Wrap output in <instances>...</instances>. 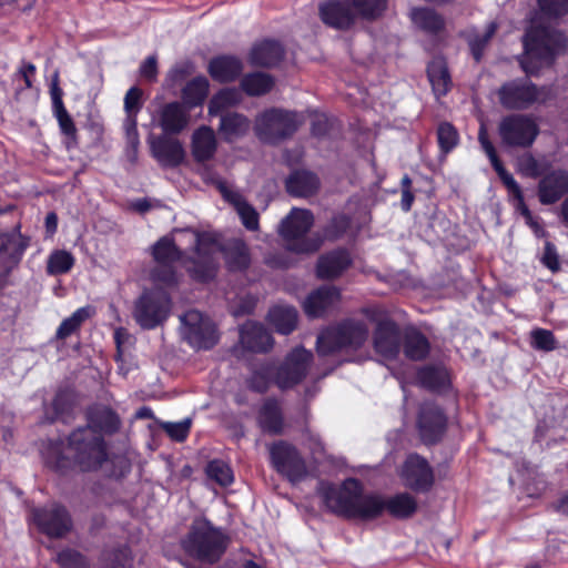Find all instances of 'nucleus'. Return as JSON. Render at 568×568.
Instances as JSON below:
<instances>
[{"label":"nucleus","instance_id":"c9c22d12","mask_svg":"<svg viewBox=\"0 0 568 568\" xmlns=\"http://www.w3.org/2000/svg\"><path fill=\"white\" fill-rule=\"evenodd\" d=\"M268 320L282 334L291 333L297 323V312L293 306L275 305L268 312Z\"/></svg>","mask_w":568,"mask_h":568},{"label":"nucleus","instance_id":"c03bdc74","mask_svg":"<svg viewBox=\"0 0 568 568\" xmlns=\"http://www.w3.org/2000/svg\"><path fill=\"white\" fill-rule=\"evenodd\" d=\"M74 256L65 250H54L47 262V273L59 275L68 273L74 265Z\"/></svg>","mask_w":568,"mask_h":568},{"label":"nucleus","instance_id":"473e14b6","mask_svg":"<svg viewBox=\"0 0 568 568\" xmlns=\"http://www.w3.org/2000/svg\"><path fill=\"white\" fill-rule=\"evenodd\" d=\"M428 79L434 94L437 98L446 95L452 87V79L446 62L443 59H434L427 69Z\"/></svg>","mask_w":568,"mask_h":568},{"label":"nucleus","instance_id":"f3484780","mask_svg":"<svg viewBox=\"0 0 568 568\" xmlns=\"http://www.w3.org/2000/svg\"><path fill=\"white\" fill-rule=\"evenodd\" d=\"M400 478L404 484L418 491L428 490L434 481L433 470L426 459L418 455H409L405 460Z\"/></svg>","mask_w":568,"mask_h":568},{"label":"nucleus","instance_id":"4468645a","mask_svg":"<svg viewBox=\"0 0 568 568\" xmlns=\"http://www.w3.org/2000/svg\"><path fill=\"white\" fill-rule=\"evenodd\" d=\"M170 311V298L161 288L145 292L136 302L134 318L143 328L161 324Z\"/></svg>","mask_w":568,"mask_h":568},{"label":"nucleus","instance_id":"cd10ccee","mask_svg":"<svg viewBox=\"0 0 568 568\" xmlns=\"http://www.w3.org/2000/svg\"><path fill=\"white\" fill-rule=\"evenodd\" d=\"M243 71L242 62L231 55H221L212 59L209 64L210 75L219 82L235 80Z\"/></svg>","mask_w":568,"mask_h":568},{"label":"nucleus","instance_id":"b1692460","mask_svg":"<svg viewBox=\"0 0 568 568\" xmlns=\"http://www.w3.org/2000/svg\"><path fill=\"white\" fill-rule=\"evenodd\" d=\"M241 345L252 352H266L273 346V338L263 325L246 322L240 331Z\"/></svg>","mask_w":568,"mask_h":568},{"label":"nucleus","instance_id":"2eb2a0df","mask_svg":"<svg viewBox=\"0 0 568 568\" xmlns=\"http://www.w3.org/2000/svg\"><path fill=\"white\" fill-rule=\"evenodd\" d=\"M501 141L507 146L528 148L536 140L539 129L536 122L526 115H508L498 126Z\"/></svg>","mask_w":568,"mask_h":568},{"label":"nucleus","instance_id":"4c0bfd02","mask_svg":"<svg viewBox=\"0 0 568 568\" xmlns=\"http://www.w3.org/2000/svg\"><path fill=\"white\" fill-rule=\"evenodd\" d=\"M413 23L425 32L434 33L444 27L443 18L428 8H414L410 11Z\"/></svg>","mask_w":568,"mask_h":568},{"label":"nucleus","instance_id":"f704fd0d","mask_svg":"<svg viewBox=\"0 0 568 568\" xmlns=\"http://www.w3.org/2000/svg\"><path fill=\"white\" fill-rule=\"evenodd\" d=\"M223 255L231 271H241L250 264L247 246L242 240L234 239L223 247Z\"/></svg>","mask_w":568,"mask_h":568},{"label":"nucleus","instance_id":"1a4fd4ad","mask_svg":"<svg viewBox=\"0 0 568 568\" xmlns=\"http://www.w3.org/2000/svg\"><path fill=\"white\" fill-rule=\"evenodd\" d=\"M314 223V216L308 210L293 209L290 215L283 220L280 233L286 242L290 251L295 253L315 252L322 245L318 235L307 236Z\"/></svg>","mask_w":568,"mask_h":568},{"label":"nucleus","instance_id":"20e7f679","mask_svg":"<svg viewBox=\"0 0 568 568\" xmlns=\"http://www.w3.org/2000/svg\"><path fill=\"white\" fill-rule=\"evenodd\" d=\"M313 354L304 347H295L278 362L255 364L248 378V385L257 392H265L272 385L280 389H290L300 384L308 374Z\"/></svg>","mask_w":568,"mask_h":568},{"label":"nucleus","instance_id":"603ef678","mask_svg":"<svg viewBox=\"0 0 568 568\" xmlns=\"http://www.w3.org/2000/svg\"><path fill=\"white\" fill-rule=\"evenodd\" d=\"M517 170L530 178H537L542 173V166L531 154H524L517 160Z\"/></svg>","mask_w":568,"mask_h":568},{"label":"nucleus","instance_id":"052dcab7","mask_svg":"<svg viewBox=\"0 0 568 568\" xmlns=\"http://www.w3.org/2000/svg\"><path fill=\"white\" fill-rule=\"evenodd\" d=\"M542 263L552 272H556L559 268L558 254L556 247L550 242H546L545 244Z\"/></svg>","mask_w":568,"mask_h":568},{"label":"nucleus","instance_id":"aec40b11","mask_svg":"<svg viewBox=\"0 0 568 568\" xmlns=\"http://www.w3.org/2000/svg\"><path fill=\"white\" fill-rule=\"evenodd\" d=\"M153 121L164 134H176L189 125L190 115L182 103L170 102L159 109Z\"/></svg>","mask_w":568,"mask_h":568},{"label":"nucleus","instance_id":"49530a36","mask_svg":"<svg viewBox=\"0 0 568 568\" xmlns=\"http://www.w3.org/2000/svg\"><path fill=\"white\" fill-rule=\"evenodd\" d=\"M418 383L429 389L444 388L448 383V375L443 367H425L418 372Z\"/></svg>","mask_w":568,"mask_h":568},{"label":"nucleus","instance_id":"bf43d9fd","mask_svg":"<svg viewBox=\"0 0 568 568\" xmlns=\"http://www.w3.org/2000/svg\"><path fill=\"white\" fill-rule=\"evenodd\" d=\"M141 91L138 88H131L124 98V109L126 115L134 114L136 116L140 110Z\"/></svg>","mask_w":568,"mask_h":568},{"label":"nucleus","instance_id":"8fccbe9b","mask_svg":"<svg viewBox=\"0 0 568 568\" xmlns=\"http://www.w3.org/2000/svg\"><path fill=\"white\" fill-rule=\"evenodd\" d=\"M530 345L537 351L550 352L557 347V341L551 331L535 328L530 332Z\"/></svg>","mask_w":568,"mask_h":568},{"label":"nucleus","instance_id":"a211bd4d","mask_svg":"<svg viewBox=\"0 0 568 568\" xmlns=\"http://www.w3.org/2000/svg\"><path fill=\"white\" fill-rule=\"evenodd\" d=\"M150 150L153 158L163 168H176L185 160L183 144L169 134L150 139Z\"/></svg>","mask_w":568,"mask_h":568},{"label":"nucleus","instance_id":"ea45409f","mask_svg":"<svg viewBox=\"0 0 568 568\" xmlns=\"http://www.w3.org/2000/svg\"><path fill=\"white\" fill-rule=\"evenodd\" d=\"M258 420L264 432L280 433L283 428V419L278 404L273 400L266 402L261 408Z\"/></svg>","mask_w":568,"mask_h":568},{"label":"nucleus","instance_id":"6ab92c4d","mask_svg":"<svg viewBox=\"0 0 568 568\" xmlns=\"http://www.w3.org/2000/svg\"><path fill=\"white\" fill-rule=\"evenodd\" d=\"M33 520L42 531L54 537L64 535L71 528V519L68 513L58 505L36 509Z\"/></svg>","mask_w":568,"mask_h":568},{"label":"nucleus","instance_id":"7ed1b4c3","mask_svg":"<svg viewBox=\"0 0 568 568\" xmlns=\"http://www.w3.org/2000/svg\"><path fill=\"white\" fill-rule=\"evenodd\" d=\"M317 493L329 511L347 518L374 519L385 507L381 496L364 494L362 484L355 478H347L339 485L323 481Z\"/></svg>","mask_w":568,"mask_h":568},{"label":"nucleus","instance_id":"39448f33","mask_svg":"<svg viewBox=\"0 0 568 568\" xmlns=\"http://www.w3.org/2000/svg\"><path fill=\"white\" fill-rule=\"evenodd\" d=\"M387 8V0H326L320 3L318 12L321 20L326 26L345 30L351 28L361 18L375 20L379 18Z\"/></svg>","mask_w":568,"mask_h":568},{"label":"nucleus","instance_id":"338daca9","mask_svg":"<svg viewBox=\"0 0 568 568\" xmlns=\"http://www.w3.org/2000/svg\"><path fill=\"white\" fill-rule=\"evenodd\" d=\"M185 75L184 70L180 68L172 69L168 77H166V83L168 85H174L176 82L181 81Z\"/></svg>","mask_w":568,"mask_h":568},{"label":"nucleus","instance_id":"e2e57ef3","mask_svg":"<svg viewBox=\"0 0 568 568\" xmlns=\"http://www.w3.org/2000/svg\"><path fill=\"white\" fill-rule=\"evenodd\" d=\"M510 197L516 211L519 212L525 219H530L531 212L525 204L523 192H519L518 194H515Z\"/></svg>","mask_w":568,"mask_h":568},{"label":"nucleus","instance_id":"9b49d317","mask_svg":"<svg viewBox=\"0 0 568 568\" xmlns=\"http://www.w3.org/2000/svg\"><path fill=\"white\" fill-rule=\"evenodd\" d=\"M362 313L375 323L376 327L373 335V346L383 359H394L399 353V331L396 324L384 316L381 307H366Z\"/></svg>","mask_w":568,"mask_h":568},{"label":"nucleus","instance_id":"4d7b16f0","mask_svg":"<svg viewBox=\"0 0 568 568\" xmlns=\"http://www.w3.org/2000/svg\"><path fill=\"white\" fill-rule=\"evenodd\" d=\"M61 568H82L85 565L84 558L77 551L64 550L58 555Z\"/></svg>","mask_w":568,"mask_h":568},{"label":"nucleus","instance_id":"f03ea898","mask_svg":"<svg viewBox=\"0 0 568 568\" xmlns=\"http://www.w3.org/2000/svg\"><path fill=\"white\" fill-rule=\"evenodd\" d=\"M89 425L74 430L69 437L72 458L83 470L100 467L106 460L102 434L114 433L119 428L118 416L106 407H97L89 412Z\"/></svg>","mask_w":568,"mask_h":568},{"label":"nucleus","instance_id":"6e6552de","mask_svg":"<svg viewBox=\"0 0 568 568\" xmlns=\"http://www.w3.org/2000/svg\"><path fill=\"white\" fill-rule=\"evenodd\" d=\"M226 546L227 537L205 519L195 520L183 540V548L187 554L210 564L221 558Z\"/></svg>","mask_w":568,"mask_h":568},{"label":"nucleus","instance_id":"6e6d98bb","mask_svg":"<svg viewBox=\"0 0 568 568\" xmlns=\"http://www.w3.org/2000/svg\"><path fill=\"white\" fill-rule=\"evenodd\" d=\"M162 427L172 439L182 442L189 435L191 420L184 419L178 423H164Z\"/></svg>","mask_w":568,"mask_h":568},{"label":"nucleus","instance_id":"dca6fc26","mask_svg":"<svg viewBox=\"0 0 568 568\" xmlns=\"http://www.w3.org/2000/svg\"><path fill=\"white\" fill-rule=\"evenodd\" d=\"M271 460L275 469L291 481L301 480L306 475V465L296 448L278 442L270 447Z\"/></svg>","mask_w":568,"mask_h":568},{"label":"nucleus","instance_id":"3c124183","mask_svg":"<svg viewBox=\"0 0 568 568\" xmlns=\"http://www.w3.org/2000/svg\"><path fill=\"white\" fill-rule=\"evenodd\" d=\"M438 143L444 153L450 152L458 143V133L450 123H442L437 131Z\"/></svg>","mask_w":568,"mask_h":568},{"label":"nucleus","instance_id":"58836bf2","mask_svg":"<svg viewBox=\"0 0 568 568\" xmlns=\"http://www.w3.org/2000/svg\"><path fill=\"white\" fill-rule=\"evenodd\" d=\"M209 85L205 77H196L187 82L182 92L184 103L190 108L201 105L207 97Z\"/></svg>","mask_w":568,"mask_h":568},{"label":"nucleus","instance_id":"864d4df0","mask_svg":"<svg viewBox=\"0 0 568 568\" xmlns=\"http://www.w3.org/2000/svg\"><path fill=\"white\" fill-rule=\"evenodd\" d=\"M52 112L58 121L61 133L64 134L67 138L74 140L77 129H75L74 122H73L71 115L69 114V112L67 111V109L65 108L55 109V110H52Z\"/></svg>","mask_w":568,"mask_h":568},{"label":"nucleus","instance_id":"5701e85b","mask_svg":"<svg viewBox=\"0 0 568 568\" xmlns=\"http://www.w3.org/2000/svg\"><path fill=\"white\" fill-rule=\"evenodd\" d=\"M568 191V173L554 171L541 179L538 186L539 201L542 204L557 202Z\"/></svg>","mask_w":568,"mask_h":568},{"label":"nucleus","instance_id":"13d9d810","mask_svg":"<svg viewBox=\"0 0 568 568\" xmlns=\"http://www.w3.org/2000/svg\"><path fill=\"white\" fill-rule=\"evenodd\" d=\"M124 131H125V138L128 144L136 151L140 139H139V132L136 126V116L134 114L126 115L124 120Z\"/></svg>","mask_w":568,"mask_h":568},{"label":"nucleus","instance_id":"7c9ffc66","mask_svg":"<svg viewBox=\"0 0 568 568\" xmlns=\"http://www.w3.org/2000/svg\"><path fill=\"white\" fill-rule=\"evenodd\" d=\"M351 263L346 251L339 250L322 256L317 263V276L320 278H333L338 276Z\"/></svg>","mask_w":568,"mask_h":568},{"label":"nucleus","instance_id":"412c9836","mask_svg":"<svg viewBox=\"0 0 568 568\" xmlns=\"http://www.w3.org/2000/svg\"><path fill=\"white\" fill-rule=\"evenodd\" d=\"M341 300L339 291L334 286H323L312 292L304 301L303 308L308 317H322L334 310Z\"/></svg>","mask_w":568,"mask_h":568},{"label":"nucleus","instance_id":"393cba45","mask_svg":"<svg viewBox=\"0 0 568 568\" xmlns=\"http://www.w3.org/2000/svg\"><path fill=\"white\" fill-rule=\"evenodd\" d=\"M445 416L437 406L425 405L418 419L420 435L424 440L428 443L437 440L445 428Z\"/></svg>","mask_w":568,"mask_h":568},{"label":"nucleus","instance_id":"4be33fe9","mask_svg":"<svg viewBox=\"0 0 568 568\" xmlns=\"http://www.w3.org/2000/svg\"><path fill=\"white\" fill-rule=\"evenodd\" d=\"M27 247L28 241L22 236L19 226L10 232L0 231V265L6 268L17 265Z\"/></svg>","mask_w":568,"mask_h":568},{"label":"nucleus","instance_id":"9d476101","mask_svg":"<svg viewBox=\"0 0 568 568\" xmlns=\"http://www.w3.org/2000/svg\"><path fill=\"white\" fill-rule=\"evenodd\" d=\"M302 122L296 112L272 108L255 118L254 132L265 143H277L292 135Z\"/></svg>","mask_w":568,"mask_h":568},{"label":"nucleus","instance_id":"72a5a7b5","mask_svg":"<svg viewBox=\"0 0 568 568\" xmlns=\"http://www.w3.org/2000/svg\"><path fill=\"white\" fill-rule=\"evenodd\" d=\"M317 176L308 171H296L286 181L287 191L295 196H308L318 189Z\"/></svg>","mask_w":568,"mask_h":568},{"label":"nucleus","instance_id":"bb28decb","mask_svg":"<svg viewBox=\"0 0 568 568\" xmlns=\"http://www.w3.org/2000/svg\"><path fill=\"white\" fill-rule=\"evenodd\" d=\"M478 140H479V142L481 144V148L484 149L485 153L489 158V161H490L493 168L495 169V171L499 175L500 180L503 181V183L507 187V190L509 192V196H513V195L518 194L519 192H521V189H520L519 184L516 182V180L513 178V175L509 174L505 170V168L503 166L501 162L499 161V159H498V156L496 154L495 148L491 144V142L489 141L487 131H486L484 125L480 126V130H479V133H478Z\"/></svg>","mask_w":568,"mask_h":568},{"label":"nucleus","instance_id":"09e8293b","mask_svg":"<svg viewBox=\"0 0 568 568\" xmlns=\"http://www.w3.org/2000/svg\"><path fill=\"white\" fill-rule=\"evenodd\" d=\"M207 476L221 486H227L233 483V471L223 460H212L206 467Z\"/></svg>","mask_w":568,"mask_h":568},{"label":"nucleus","instance_id":"0eeeda50","mask_svg":"<svg viewBox=\"0 0 568 568\" xmlns=\"http://www.w3.org/2000/svg\"><path fill=\"white\" fill-rule=\"evenodd\" d=\"M368 335L369 326L366 323L349 318L323 331L317 337V351L321 355L335 352L351 355L364 347Z\"/></svg>","mask_w":568,"mask_h":568},{"label":"nucleus","instance_id":"f257e3e1","mask_svg":"<svg viewBox=\"0 0 568 568\" xmlns=\"http://www.w3.org/2000/svg\"><path fill=\"white\" fill-rule=\"evenodd\" d=\"M179 244H194L192 255L182 258L175 242L169 237H163L153 246V256L163 270H154L153 278L155 282L172 284L175 282V275L171 264L181 260L191 277L199 282H209L214 278L217 270V255L221 253L219 237L212 232H197L194 230H183L178 232Z\"/></svg>","mask_w":568,"mask_h":568},{"label":"nucleus","instance_id":"a18cd8bd","mask_svg":"<svg viewBox=\"0 0 568 568\" xmlns=\"http://www.w3.org/2000/svg\"><path fill=\"white\" fill-rule=\"evenodd\" d=\"M496 29H497L496 23L491 22L487 26L485 31L479 32L476 30H471V31L467 32V36H466L467 41H468L471 54L474 55L476 61L480 60V58L483 55V51H484L486 44L488 43V41L490 40V38L495 34Z\"/></svg>","mask_w":568,"mask_h":568},{"label":"nucleus","instance_id":"c756f323","mask_svg":"<svg viewBox=\"0 0 568 568\" xmlns=\"http://www.w3.org/2000/svg\"><path fill=\"white\" fill-rule=\"evenodd\" d=\"M282 57V45L276 41L265 40L252 48L250 62L256 67H273L281 61Z\"/></svg>","mask_w":568,"mask_h":568},{"label":"nucleus","instance_id":"2f4dec72","mask_svg":"<svg viewBox=\"0 0 568 568\" xmlns=\"http://www.w3.org/2000/svg\"><path fill=\"white\" fill-rule=\"evenodd\" d=\"M250 129V120L240 113H229L221 116L220 133L226 142H234L244 136Z\"/></svg>","mask_w":568,"mask_h":568},{"label":"nucleus","instance_id":"37998d69","mask_svg":"<svg viewBox=\"0 0 568 568\" xmlns=\"http://www.w3.org/2000/svg\"><path fill=\"white\" fill-rule=\"evenodd\" d=\"M404 351L408 358L419 361L428 354L429 344L424 335L414 331L406 334Z\"/></svg>","mask_w":568,"mask_h":568},{"label":"nucleus","instance_id":"a19ab883","mask_svg":"<svg viewBox=\"0 0 568 568\" xmlns=\"http://www.w3.org/2000/svg\"><path fill=\"white\" fill-rule=\"evenodd\" d=\"M242 100V93L235 88H226L217 92L210 101L209 113L217 115L224 110L239 104Z\"/></svg>","mask_w":568,"mask_h":568},{"label":"nucleus","instance_id":"a878e982","mask_svg":"<svg viewBox=\"0 0 568 568\" xmlns=\"http://www.w3.org/2000/svg\"><path fill=\"white\" fill-rule=\"evenodd\" d=\"M217 141L214 131L209 126H201L192 134L191 151L195 161L211 160L216 151Z\"/></svg>","mask_w":568,"mask_h":568},{"label":"nucleus","instance_id":"5fc2aeb1","mask_svg":"<svg viewBox=\"0 0 568 568\" xmlns=\"http://www.w3.org/2000/svg\"><path fill=\"white\" fill-rule=\"evenodd\" d=\"M540 11L547 17H560L568 12V0H538Z\"/></svg>","mask_w":568,"mask_h":568},{"label":"nucleus","instance_id":"0e129e2a","mask_svg":"<svg viewBox=\"0 0 568 568\" xmlns=\"http://www.w3.org/2000/svg\"><path fill=\"white\" fill-rule=\"evenodd\" d=\"M50 95L52 100V110L64 108L62 101L63 91L59 84L50 85Z\"/></svg>","mask_w":568,"mask_h":568},{"label":"nucleus","instance_id":"f8f14e48","mask_svg":"<svg viewBox=\"0 0 568 568\" xmlns=\"http://www.w3.org/2000/svg\"><path fill=\"white\" fill-rule=\"evenodd\" d=\"M498 97L505 108L520 110L535 103H546L552 97V89L537 88L528 80L511 81L499 89Z\"/></svg>","mask_w":568,"mask_h":568},{"label":"nucleus","instance_id":"69168bd1","mask_svg":"<svg viewBox=\"0 0 568 568\" xmlns=\"http://www.w3.org/2000/svg\"><path fill=\"white\" fill-rule=\"evenodd\" d=\"M20 73L22 74L23 77V80H24V83H26V87L27 88H31L32 87V80L31 78L36 73V67L32 64V63H24L21 69H20Z\"/></svg>","mask_w":568,"mask_h":568},{"label":"nucleus","instance_id":"ddd939ff","mask_svg":"<svg viewBox=\"0 0 568 568\" xmlns=\"http://www.w3.org/2000/svg\"><path fill=\"white\" fill-rule=\"evenodd\" d=\"M181 334L196 349L212 348L219 339L214 323L197 311H189L181 317Z\"/></svg>","mask_w":568,"mask_h":568},{"label":"nucleus","instance_id":"423d86ee","mask_svg":"<svg viewBox=\"0 0 568 568\" xmlns=\"http://www.w3.org/2000/svg\"><path fill=\"white\" fill-rule=\"evenodd\" d=\"M564 43L561 33L532 23L524 39L525 53L520 60L524 71L537 74L542 68L549 67L564 48Z\"/></svg>","mask_w":568,"mask_h":568},{"label":"nucleus","instance_id":"774afa93","mask_svg":"<svg viewBox=\"0 0 568 568\" xmlns=\"http://www.w3.org/2000/svg\"><path fill=\"white\" fill-rule=\"evenodd\" d=\"M525 221H526V224L529 225L530 229L534 231L536 236H538V237L545 236L544 227L540 225L539 221L532 216V214H530V219H525Z\"/></svg>","mask_w":568,"mask_h":568},{"label":"nucleus","instance_id":"79ce46f5","mask_svg":"<svg viewBox=\"0 0 568 568\" xmlns=\"http://www.w3.org/2000/svg\"><path fill=\"white\" fill-rule=\"evenodd\" d=\"M94 311L91 306H83L72 313L71 316L63 320L57 329V337L64 339L73 334L82 323L93 315Z\"/></svg>","mask_w":568,"mask_h":568},{"label":"nucleus","instance_id":"680f3d73","mask_svg":"<svg viewBox=\"0 0 568 568\" xmlns=\"http://www.w3.org/2000/svg\"><path fill=\"white\" fill-rule=\"evenodd\" d=\"M141 75L148 80H154L158 73V62L155 57H148L140 67Z\"/></svg>","mask_w":568,"mask_h":568},{"label":"nucleus","instance_id":"de8ad7c7","mask_svg":"<svg viewBox=\"0 0 568 568\" xmlns=\"http://www.w3.org/2000/svg\"><path fill=\"white\" fill-rule=\"evenodd\" d=\"M241 85L248 95H261L271 90L273 79L265 73L255 72L244 77Z\"/></svg>","mask_w":568,"mask_h":568},{"label":"nucleus","instance_id":"e433bc0d","mask_svg":"<svg viewBox=\"0 0 568 568\" xmlns=\"http://www.w3.org/2000/svg\"><path fill=\"white\" fill-rule=\"evenodd\" d=\"M383 503L385 505L384 510L387 509L396 518L410 517L417 509L416 499L407 493L395 495L387 500L383 499Z\"/></svg>","mask_w":568,"mask_h":568},{"label":"nucleus","instance_id":"c85d7f7f","mask_svg":"<svg viewBox=\"0 0 568 568\" xmlns=\"http://www.w3.org/2000/svg\"><path fill=\"white\" fill-rule=\"evenodd\" d=\"M220 191L223 197L234 206L243 225L251 231L257 230L258 214L255 209L250 205L240 193L230 190L225 185H221Z\"/></svg>","mask_w":568,"mask_h":568}]
</instances>
